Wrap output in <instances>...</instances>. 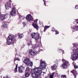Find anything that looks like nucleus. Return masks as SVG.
<instances>
[{
  "label": "nucleus",
  "mask_w": 78,
  "mask_h": 78,
  "mask_svg": "<svg viewBox=\"0 0 78 78\" xmlns=\"http://www.w3.org/2000/svg\"><path fill=\"white\" fill-rule=\"evenodd\" d=\"M47 64L44 61H40V65L39 67L31 71V74L33 78H38L41 75L42 69H46Z\"/></svg>",
  "instance_id": "obj_1"
},
{
  "label": "nucleus",
  "mask_w": 78,
  "mask_h": 78,
  "mask_svg": "<svg viewBox=\"0 0 78 78\" xmlns=\"http://www.w3.org/2000/svg\"><path fill=\"white\" fill-rule=\"evenodd\" d=\"M17 39V36H15L14 37H13L12 35H9L7 38V45H10L14 44V41H16Z\"/></svg>",
  "instance_id": "obj_2"
},
{
  "label": "nucleus",
  "mask_w": 78,
  "mask_h": 78,
  "mask_svg": "<svg viewBox=\"0 0 78 78\" xmlns=\"http://www.w3.org/2000/svg\"><path fill=\"white\" fill-rule=\"evenodd\" d=\"M70 59L72 61H76L78 59V47L76 49H74L73 50V53L71 55Z\"/></svg>",
  "instance_id": "obj_3"
},
{
  "label": "nucleus",
  "mask_w": 78,
  "mask_h": 78,
  "mask_svg": "<svg viewBox=\"0 0 78 78\" xmlns=\"http://www.w3.org/2000/svg\"><path fill=\"white\" fill-rule=\"evenodd\" d=\"M32 38L36 40L35 41L36 43L38 42V39L40 37V35L38 32L33 33L31 34Z\"/></svg>",
  "instance_id": "obj_4"
},
{
  "label": "nucleus",
  "mask_w": 78,
  "mask_h": 78,
  "mask_svg": "<svg viewBox=\"0 0 78 78\" xmlns=\"http://www.w3.org/2000/svg\"><path fill=\"white\" fill-rule=\"evenodd\" d=\"M63 63L61 66V67L63 68V69H67V66L69 65V62L65 60L64 59L62 60Z\"/></svg>",
  "instance_id": "obj_5"
},
{
  "label": "nucleus",
  "mask_w": 78,
  "mask_h": 78,
  "mask_svg": "<svg viewBox=\"0 0 78 78\" xmlns=\"http://www.w3.org/2000/svg\"><path fill=\"white\" fill-rule=\"evenodd\" d=\"M29 56H34L37 54V51L36 50H33L32 49L30 50L29 52Z\"/></svg>",
  "instance_id": "obj_6"
},
{
  "label": "nucleus",
  "mask_w": 78,
  "mask_h": 78,
  "mask_svg": "<svg viewBox=\"0 0 78 78\" xmlns=\"http://www.w3.org/2000/svg\"><path fill=\"white\" fill-rule=\"evenodd\" d=\"M10 15L12 16H15L16 14V7H14L12 8V10L10 12Z\"/></svg>",
  "instance_id": "obj_7"
},
{
  "label": "nucleus",
  "mask_w": 78,
  "mask_h": 78,
  "mask_svg": "<svg viewBox=\"0 0 78 78\" xmlns=\"http://www.w3.org/2000/svg\"><path fill=\"white\" fill-rule=\"evenodd\" d=\"M37 20L38 19H37L36 20H34V23L32 24L33 27L37 30L38 29V26L37 25Z\"/></svg>",
  "instance_id": "obj_8"
},
{
  "label": "nucleus",
  "mask_w": 78,
  "mask_h": 78,
  "mask_svg": "<svg viewBox=\"0 0 78 78\" xmlns=\"http://www.w3.org/2000/svg\"><path fill=\"white\" fill-rule=\"evenodd\" d=\"M26 19L28 21H31L33 20V18L30 15H28L26 17Z\"/></svg>",
  "instance_id": "obj_9"
},
{
  "label": "nucleus",
  "mask_w": 78,
  "mask_h": 78,
  "mask_svg": "<svg viewBox=\"0 0 78 78\" xmlns=\"http://www.w3.org/2000/svg\"><path fill=\"white\" fill-rule=\"evenodd\" d=\"M5 6L6 9H8L11 8V3L9 2H7L5 4Z\"/></svg>",
  "instance_id": "obj_10"
},
{
  "label": "nucleus",
  "mask_w": 78,
  "mask_h": 78,
  "mask_svg": "<svg viewBox=\"0 0 78 78\" xmlns=\"http://www.w3.org/2000/svg\"><path fill=\"white\" fill-rule=\"evenodd\" d=\"M71 73H73L74 76L75 77V78H76V76H77V75H78V73H77L76 71L73 69V70L71 71Z\"/></svg>",
  "instance_id": "obj_11"
},
{
  "label": "nucleus",
  "mask_w": 78,
  "mask_h": 78,
  "mask_svg": "<svg viewBox=\"0 0 78 78\" xmlns=\"http://www.w3.org/2000/svg\"><path fill=\"white\" fill-rule=\"evenodd\" d=\"M30 61V59L29 58H26L24 59V60L23 61V62L26 65H27L28 63L29 62V61Z\"/></svg>",
  "instance_id": "obj_12"
},
{
  "label": "nucleus",
  "mask_w": 78,
  "mask_h": 78,
  "mask_svg": "<svg viewBox=\"0 0 78 78\" xmlns=\"http://www.w3.org/2000/svg\"><path fill=\"white\" fill-rule=\"evenodd\" d=\"M72 28L73 29V32H75L76 31H77L78 30V26H74Z\"/></svg>",
  "instance_id": "obj_13"
},
{
  "label": "nucleus",
  "mask_w": 78,
  "mask_h": 78,
  "mask_svg": "<svg viewBox=\"0 0 78 78\" xmlns=\"http://www.w3.org/2000/svg\"><path fill=\"white\" fill-rule=\"evenodd\" d=\"M6 15H2L0 16V20H5V16H6Z\"/></svg>",
  "instance_id": "obj_14"
},
{
  "label": "nucleus",
  "mask_w": 78,
  "mask_h": 78,
  "mask_svg": "<svg viewBox=\"0 0 78 78\" xmlns=\"http://www.w3.org/2000/svg\"><path fill=\"white\" fill-rule=\"evenodd\" d=\"M33 62H31V60H30L29 63H28V64L27 65V66H28L29 67H32V66H33Z\"/></svg>",
  "instance_id": "obj_15"
},
{
  "label": "nucleus",
  "mask_w": 78,
  "mask_h": 78,
  "mask_svg": "<svg viewBox=\"0 0 78 78\" xmlns=\"http://www.w3.org/2000/svg\"><path fill=\"white\" fill-rule=\"evenodd\" d=\"M56 68V66L55 64L53 66H51V69L52 70H55Z\"/></svg>",
  "instance_id": "obj_16"
},
{
  "label": "nucleus",
  "mask_w": 78,
  "mask_h": 78,
  "mask_svg": "<svg viewBox=\"0 0 78 78\" xmlns=\"http://www.w3.org/2000/svg\"><path fill=\"white\" fill-rule=\"evenodd\" d=\"M2 25L4 27H7V25H6V22L4 21L2 23Z\"/></svg>",
  "instance_id": "obj_17"
},
{
  "label": "nucleus",
  "mask_w": 78,
  "mask_h": 78,
  "mask_svg": "<svg viewBox=\"0 0 78 78\" xmlns=\"http://www.w3.org/2000/svg\"><path fill=\"white\" fill-rule=\"evenodd\" d=\"M18 36H19V37L20 39H22V38L23 37V34H19Z\"/></svg>",
  "instance_id": "obj_18"
},
{
  "label": "nucleus",
  "mask_w": 78,
  "mask_h": 78,
  "mask_svg": "<svg viewBox=\"0 0 78 78\" xmlns=\"http://www.w3.org/2000/svg\"><path fill=\"white\" fill-rule=\"evenodd\" d=\"M18 69L19 70L18 72H19V73H22V72H23V70L20 69V67H18Z\"/></svg>",
  "instance_id": "obj_19"
},
{
  "label": "nucleus",
  "mask_w": 78,
  "mask_h": 78,
  "mask_svg": "<svg viewBox=\"0 0 78 78\" xmlns=\"http://www.w3.org/2000/svg\"><path fill=\"white\" fill-rule=\"evenodd\" d=\"M17 67H18V65H16V67L14 69L15 73H16L17 72Z\"/></svg>",
  "instance_id": "obj_20"
},
{
  "label": "nucleus",
  "mask_w": 78,
  "mask_h": 78,
  "mask_svg": "<svg viewBox=\"0 0 78 78\" xmlns=\"http://www.w3.org/2000/svg\"><path fill=\"white\" fill-rule=\"evenodd\" d=\"M25 77H26L27 78V77H28L29 76H30V74L28 73H26L25 74Z\"/></svg>",
  "instance_id": "obj_21"
},
{
  "label": "nucleus",
  "mask_w": 78,
  "mask_h": 78,
  "mask_svg": "<svg viewBox=\"0 0 78 78\" xmlns=\"http://www.w3.org/2000/svg\"><path fill=\"white\" fill-rule=\"evenodd\" d=\"M52 31L54 32L55 31V34H59V32H58V31L57 30H52Z\"/></svg>",
  "instance_id": "obj_22"
},
{
  "label": "nucleus",
  "mask_w": 78,
  "mask_h": 78,
  "mask_svg": "<svg viewBox=\"0 0 78 78\" xmlns=\"http://www.w3.org/2000/svg\"><path fill=\"white\" fill-rule=\"evenodd\" d=\"M53 75H54V73H53L52 74L50 75V78H53Z\"/></svg>",
  "instance_id": "obj_23"
},
{
  "label": "nucleus",
  "mask_w": 78,
  "mask_h": 78,
  "mask_svg": "<svg viewBox=\"0 0 78 78\" xmlns=\"http://www.w3.org/2000/svg\"><path fill=\"white\" fill-rule=\"evenodd\" d=\"M20 69L23 70H25V67H24L23 66H21L20 67Z\"/></svg>",
  "instance_id": "obj_24"
},
{
  "label": "nucleus",
  "mask_w": 78,
  "mask_h": 78,
  "mask_svg": "<svg viewBox=\"0 0 78 78\" xmlns=\"http://www.w3.org/2000/svg\"><path fill=\"white\" fill-rule=\"evenodd\" d=\"M73 47H77L78 46V44H73Z\"/></svg>",
  "instance_id": "obj_25"
},
{
  "label": "nucleus",
  "mask_w": 78,
  "mask_h": 78,
  "mask_svg": "<svg viewBox=\"0 0 78 78\" xmlns=\"http://www.w3.org/2000/svg\"><path fill=\"white\" fill-rule=\"evenodd\" d=\"M61 77L62 78H67L66 75H62Z\"/></svg>",
  "instance_id": "obj_26"
},
{
  "label": "nucleus",
  "mask_w": 78,
  "mask_h": 78,
  "mask_svg": "<svg viewBox=\"0 0 78 78\" xmlns=\"http://www.w3.org/2000/svg\"><path fill=\"white\" fill-rule=\"evenodd\" d=\"M20 17V18L21 19H22V20H23V19H24V17H22V16H19Z\"/></svg>",
  "instance_id": "obj_27"
},
{
  "label": "nucleus",
  "mask_w": 78,
  "mask_h": 78,
  "mask_svg": "<svg viewBox=\"0 0 78 78\" xmlns=\"http://www.w3.org/2000/svg\"><path fill=\"white\" fill-rule=\"evenodd\" d=\"M16 60H18V61H19V58H14V62H15V61H16Z\"/></svg>",
  "instance_id": "obj_28"
},
{
  "label": "nucleus",
  "mask_w": 78,
  "mask_h": 78,
  "mask_svg": "<svg viewBox=\"0 0 78 78\" xmlns=\"http://www.w3.org/2000/svg\"><path fill=\"white\" fill-rule=\"evenodd\" d=\"M31 44V42H30L27 44V45H28V46H29Z\"/></svg>",
  "instance_id": "obj_29"
},
{
  "label": "nucleus",
  "mask_w": 78,
  "mask_h": 78,
  "mask_svg": "<svg viewBox=\"0 0 78 78\" xmlns=\"http://www.w3.org/2000/svg\"><path fill=\"white\" fill-rule=\"evenodd\" d=\"M27 70H30V68L29 67H27L26 71H27Z\"/></svg>",
  "instance_id": "obj_30"
},
{
  "label": "nucleus",
  "mask_w": 78,
  "mask_h": 78,
  "mask_svg": "<svg viewBox=\"0 0 78 78\" xmlns=\"http://www.w3.org/2000/svg\"><path fill=\"white\" fill-rule=\"evenodd\" d=\"M62 53H64V51H62V50H59L58 51V52H59V53H61V52H62Z\"/></svg>",
  "instance_id": "obj_31"
},
{
  "label": "nucleus",
  "mask_w": 78,
  "mask_h": 78,
  "mask_svg": "<svg viewBox=\"0 0 78 78\" xmlns=\"http://www.w3.org/2000/svg\"><path fill=\"white\" fill-rule=\"evenodd\" d=\"M47 28L45 27H44V32H45V31H46V30H47Z\"/></svg>",
  "instance_id": "obj_32"
},
{
  "label": "nucleus",
  "mask_w": 78,
  "mask_h": 78,
  "mask_svg": "<svg viewBox=\"0 0 78 78\" xmlns=\"http://www.w3.org/2000/svg\"><path fill=\"white\" fill-rule=\"evenodd\" d=\"M3 78H9V76H6L5 77H3Z\"/></svg>",
  "instance_id": "obj_33"
},
{
  "label": "nucleus",
  "mask_w": 78,
  "mask_h": 78,
  "mask_svg": "<svg viewBox=\"0 0 78 78\" xmlns=\"http://www.w3.org/2000/svg\"><path fill=\"white\" fill-rule=\"evenodd\" d=\"M75 8L76 9H78V6L77 5H76L75 6Z\"/></svg>",
  "instance_id": "obj_34"
},
{
  "label": "nucleus",
  "mask_w": 78,
  "mask_h": 78,
  "mask_svg": "<svg viewBox=\"0 0 78 78\" xmlns=\"http://www.w3.org/2000/svg\"><path fill=\"white\" fill-rule=\"evenodd\" d=\"M74 67L76 69H77L78 67V66H76V65H74Z\"/></svg>",
  "instance_id": "obj_35"
},
{
  "label": "nucleus",
  "mask_w": 78,
  "mask_h": 78,
  "mask_svg": "<svg viewBox=\"0 0 78 78\" xmlns=\"http://www.w3.org/2000/svg\"><path fill=\"white\" fill-rule=\"evenodd\" d=\"M23 24L24 27L26 26V24L25 23H23Z\"/></svg>",
  "instance_id": "obj_36"
},
{
  "label": "nucleus",
  "mask_w": 78,
  "mask_h": 78,
  "mask_svg": "<svg viewBox=\"0 0 78 78\" xmlns=\"http://www.w3.org/2000/svg\"><path fill=\"white\" fill-rule=\"evenodd\" d=\"M50 26H46V27L47 28H50Z\"/></svg>",
  "instance_id": "obj_37"
},
{
  "label": "nucleus",
  "mask_w": 78,
  "mask_h": 78,
  "mask_svg": "<svg viewBox=\"0 0 78 78\" xmlns=\"http://www.w3.org/2000/svg\"><path fill=\"white\" fill-rule=\"evenodd\" d=\"M43 1L44 2V5L45 6H46V5H45V1H44V0H43Z\"/></svg>",
  "instance_id": "obj_38"
},
{
  "label": "nucleus",
  "mask_w": 78,
  "mask_h": 78,
  "mask_svg": "<svg viewBox=\"0 0 78 78\" xmlns=\"http://www.w3.org/2000/svg\"><path fill=\"white\" fill-rule=\"evenodd\" d=\"M76 23V21H75L73 23L75 24V23Z\"/></svg>",
  "instance_id": "obj_39"
},
{
  "label": "nucleus",
  "mask_w": 78,
  "mask_h": 78,
  "mask_svg": "<svg viewBox=\"0 0 78 78\" xmlns=\"http://www.w3.org/2000/svg\"><path fill=\"white\" fill-rule=\"evenodd\" d=\"M78 23H77V24Z\"/></svg>",
  "instance_id": "obj_40"
},
{
  "label": "nucleus",
  "mask_w": 78,
  "mask_h": 78,
  "mask_svg": "<svg viewBox=\"0 0 78 78\" xmlns=\"http://www.w3.org/2000/svg\"><path fill=\"white\" fill-rule=\"evenodd\" d=\"M40 40H41V38H40Z\"/></svg>",
  "instance_id": "obj_41"
}]
</instances>
